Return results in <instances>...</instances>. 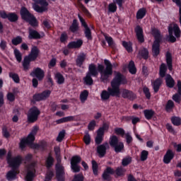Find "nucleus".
<instances>
[{"label": "nucleus", "mask_w": 181, "mask_h": 181, "mask_svg": "<svg viewBox=\"0 0 181 181\" xmlns=\"http://www.w3.org/2000/svg\"><path fill=\"white\" fill-rule=\"evenodd\" d=\"M104 65L98 64V67L95 64H90L88 66V71L83 81L86 86H93L94 80L93 77H97L98 73L100 74V81L102 83H107L110 77L112 76V64L108 59H104Z\"/></svg>", "instance_id": "nucleus-1"}, {"label": "nucleus", "mask_w": 181, "mask_h": 181, "mask_svg": "<svg viewBox=\"0 0 181 181\" xmlns=\"http://www.w3.org/2000/svg\"><path fill=\"white\" fill-rule=\"evenodd\" d=\"M54 152L57 158V163L55 165L56 179L57 181H66V173L64 172V166L61 164L62 160H59L60 158V147L55 146Z\"/></svg>", "instance_id": "nucleus-2"}, {"label": "nucleus", "mask_w": 181, "mask_h": 181, "mask_svg": "<svg viewBox=\"0 0 181 181\" xmlns=\"http://www.w3.org/2000/svg\"><path fill=\"white\" fill-rule=\"evenodd\" d=\"M152 35L155 39L152 45V54L153 57H158L160 54V42H162V35H160V30L158 28H153L151 30Z\"/></svg>", "instance_id": "nucleus-3"}, {"label": "nucleus", "mask_w": 181, "mask_h": 181, "mask_svg": "<svg viewBox=\"0 0 181 181\" xmlns=\"http://www.w3.org/2000/svg\"><path fill=\"white\" fill-rule=\"evenodd\" d=\"M39 53H40V49L37 46H33L30 54L23 59V68L24 71H28L30 69V62L36 61V59L39 57Z\"/></svg>", "instance_id": "nucleus-4"}, {"label": "nucleus", "mask_w": 181, "mask_h": 181, "mask_svg": "<svg viewBox=\"0 0 181 181\" xmlns=\"http://www.w3.org/2000/svg\"><path fill=\"white\" fill-rule=\"evenodd\" d=\"M128 84L127 76H124L121 72H115V77L110 82L111 88L115 89L117 93L121 95L119 87Z\"/></svg>", "instance_id": "nucleus-5"}, {"label": "nucleus", "mask_w": 181, "mask_h": 181, "mask_svg": "<svg viewBox=\"0 0 181 181\" xmlns=\"http://www.w3.org/2000/svg\"><path fill=\"white\" fill-rule=\"evenodd\" d=\"M20 15L21 16V19L29 23L30 26L33 28H37L39 23L37 22V19L33 13H30L28 8L23 6L20 10Z\"/></svg>", "instance_id": "nucleus-6"}, {"label": "nucleus", "mask_w": 181, "mask_h": 181, "mask_svg": "<svg viewBox=\"0 0 181 181\" xmlns=\"http://www.w3.org/2000/svg\"><path fill=\"white\" fill-rule=\"evenodd\" d=\"M167 71H168V66H166V64L162 63L159 69V76L161 78H164V77H165V86L168 88H173L175 84V79H173L171 74H166Z\"/></svg>", "instance_id": "nucleus-7"}, {"label": "nucleus", "mask_w": 181, "mask_h": 181, "mask_svg": "<svg viewBox=\"0 0 181 181\" xmlns=\"http://www.w3.org/2000/svg\"><path fill=\"white\" fill-rule=\"evenodd\" d=\"M114 173H115L117 176L121 177L125 175V170L122 167H118L115 170L111 167H107L102 174V179L106 181H111L112 180L111 175H114Z\"/></svg>", "instance_id": "nucleus-8"}, {"label": "nucleus", "mask_w": 181, "mask_h": 181, "mask_svg": "<svg viewBox=\"0 0 181 181\" xmlns=\"http://www.w3.org/2000/svg\"><path fill=\"white\" fill-rule=\"evenodd\" d=\"M109 144L111 148H113L116 153H121V152L124 151V143L122 141H119L118 137L115 135H112L110 137Z\"/></svg>", "instance_id": "nucleus-9"}, {"label": "nucleus", "mask_w": 181, "mask_h": 181, "mask_svg": "<svg viewBox=\"0 0 181 181\" xmlns=\"http://www.w3.org/2000/svg\"><path fill=\"white\" fill-rule=\"evenodd\" d=\"M39 115H40V110L37 107L33 106L30 107L28 110V113L27 115V119L29 124H33V122H36L39 119Z\"/></svg>", "instance_id": "nucleus-10"}, {"label": "nucleus", "mask_w": 181, "mask_h": 181, "mask_svg": "<svg viewBox=\"0 0 181 181\" xmlns=\"http://www.w3.org/2000/svg\"><path fill=\"white\" fill-rule=\"evenodd\" d=\"M34 4L33 8L35 12L37 13H43L47 11V6H49V3L46 0H33Z\"/></svg>", "instance_id": "nucleus-11"}, {"label": "nucleus", "mask_w": 181, "mask_h": 181, "mask_svg": "<svg viewBox=\"0 0 181 181\" xmlns=\"http://www.w3.org/2000/svg\"><path fill=\"white\" fill-rule=\"evenodd\" d=\"M121 95L112 87H108L107 90H103L100 93L102 101H107L110 100V97H119Z\"/></svg>", "instance_id": "nucleus-12"}, {"label": "nucleus", "mask_w": 181, "mask_h": 181, "mask_svg": "<svg viewBox=\"0 0 181 181\" xmlns=\"http://www.w3.org/2000/svg\"><path fill=\"white\" fill-rule=\"evenodd\" d=\"M78 18L81 22V26L84 28L83 33H84L85 37H86L88 40H91L93 39V34L91 33V29L90 28V27H88V24H87V23L86 22V20H84V18L81 16V15L78 14Z\"/></svg>", "instance_id": "nucleus-13"}, {"label": "nucleus", "mask_w": 181, "mask_h": 181, "mask_svg": "<svg viewBox=\"0 0 181 181\" xmlns=\"http://www.w3.org/2000/svg\"><path fill=\"white\" fill-rule=\"evenodd\" d=\"M50 94H52V91L49 90H45L42 93H37L34 94L33 96V100L37 103H39V101H45V100L50 97Z\"/></svg>", "instance_id": "nucleus-14"}, {"label": "nucleus", "mask_w": 181, "mask_h": 181, "mask_svg": "<svg viewBox=\"0 0 181 181\" xmlns=\"http://www.w3.org/2000/svg\"><path fill=\"white\" fill-rule=\"evenodd\" d=\"M110 149V144L105 142L102 144L97 146L96 152L99 158H104L107 155V150Z\"/></svg>", "instance_id": "nucleus-15"}, {"label": "nucleus", "mask_w": 181, "mask_h": 181, "mask_svg": "<svg viewBox=\"0 0 181 181\" xmlns=\"http://www.w3.org/2000/svg\"><path fill=\"white\" fill-rule=\"evenodd\" d=\"M22 162H23V158H22V156L18 155L13 158L12 160L9 163H8V164L13 169L18 170L19 168V166L22 165Z\"/></svg>", "instance_id": "nucleus-16"}, {"label": "nucleus", "mask_w": 181, "mask_h": 181, "mask_svg": "<svg viewBox=\"0 0 181 181\" xmlns=\"http://www.w3.org/2000/svg\"><path fill=\"white\" fill-rule=\"evenodd\" d=\"M124 0H113V3H110L108 5V12H110L111 13H115V12H117V9H118L117 4L121 9V8H122Z\"/></svg>", "instance_id": "nucleus-17"}, {"label": "nucleus", "mask_w": 181, "mask_h": 181, "mask_svg": "<svg viewBox=\"0 0 181 181\" xmlns=\"http://www.w3.org/2000/svg\"><path fill=\"white\" fill-rule=\"evenodd\" d=\"M136 37L139 43H144L145 42V35H144V28L141 25H136L134 28Z\"/></svg>", "instance_id": "nucleus-18"}, {"label": "nucleus", "mask_w": 181, "mask_h": 181, "mask_svg": "<svg viewBox=\"0 0 181 181\" xmlns=\"http://www.w3.org/2000/svg\"><path fill=\"white\" fill-rule=\"evenodd\" d=\"M31 77H36L39 81H42L45 78V71L41 68H35L33 71L30 74Z\"/></svg>", "instance_id": "nucleus-19"}, {"label": "nucleus", "mask_w": 181, "mask_h": 181, "mask_svg": "<svg viewBox=\"0 0 181 181\" xmlns=\"http://www.w3.org/2000/svg\"><path fill=\"white\" fill-rule=\"evenodd\" d=\"M122 98L129 100L130 101H134L136 100V94L134 91L128 89L124 88L122 92Z\"/></svg>", "instance_id": "nucleus-20"}, {"label": "nucleus", "mask_w": 181, "mask_h": 181, "mask_svg": "<svg viewBox=\"0 0 181 181\" xmlns=\"http://www.w3.org/2000/svg\"><path fill=\"white\" fill-rule=\"evenodd\" d=\"M42 37H43V36H41L37 30H34L32 28H28V39L30 40H37L42 39Z\"/></svg>", "instance_id": "nucleus-21"}, {"label": "nucleus", "mask_w": 181, "mask_h": 181, "mask_svg": "<svg viewBox=\"0 0 181 181\" xmlns=\"http://www.w3.org/2000/svg\"><path fill=\"white\" fill-rule=\"evenodd\" d=\"M83 46V40L78 39L76 41L69 42L66 47L68 49H80Z\"/></svg>", "instance_id": "nucleus-22"}, {"label": "nucleus", "mask_w": 181, "mask_h": 181, "mask_svg": "<svg viewBox=\"0 0 181 181\" xmlns=\"http://www.w3.org/2000/svg\"><path fill=\"white\" fill-rule=\"evenodd\" d=\"M162 78H158L153 82H151V86L153 88V90L154 93L156 94V93L159 92V90L160 89V86H162L163 83Z\"/></svg>", "instance_id": "nucleus-23"}, {"label": "nucleus", "mask_w": 181, "mask_h": 181, "mask_svg": "<svg viewBox=\"0 0 181 181\" xmlns=\"http://www.w3.org/2000/svg\"><path fill=\"white\" fill-rule=\"evenodd\" d=\"M175 158V153L171 149H168L163 157V162L165 164H169L170 162L172 161V159Z\"/></svg>", "instance_id": "nucleus-24"}, {"label": "nucleus", "mask_w": 181, "mask_h": 181, "mask_svg": "<svg viewBox=\"0 0 181 181\" xmlns=\"http://www.w3.org/2000/svg\"><path fill=\"white\" fill-rule=\"evenodd\" d=\"M165 62L167 63L168 70L172 71V70H173V60L172 59V54L169 51H168L165 54Z\"/></svg>", "instance_id": "nucleus-25"}, {"label": "nucleus", "mask_w": 181, "mask_h": 181, "mask_svg": "<svg viewBox=\"0 0 181 181\" xmlns=\"http://www.w3.org/2000/svg\"><path fill=\"white\" fill-rule=\"evenodd\" d=\"M172 30V35H175V37H177V39H179V37H180L181 35V30H180V28H179V25H177V24H175L173 25V27H168V30Z\"/></svg>", "instance_id": "nucleus-26"}, {"label": "nucleus", "mask_w": 181, "mask_h": 181, "mask_svg": "<svg viewBox=\"0 0 181 181\" xmlns=\"http://www.w3.org/2000/svg\"><path fill=\"white\" fill-rule=\"evenodd\" d=\"M36 176V169L32 168L31 170H28L27 174L25 175V181H33Z\"/></svg>", "instance_id": "nucleus-27"}, {"label": "nucleus", "mask_w": 181, "mask_h": 181, "mask_svg": "<svg viewBox=\"0 0 181 181\" xmlns=\"http://www.w3.org/2000/svg\"><path fill=\"white\" fill-rule=\"evenodd\" d=\"M18 175V170L12 168L6 174V179L8 181L15 180L16 179V175Z\"/></svg>", "instance_id": "nucleus-28"}, {"label": "nucleus", "mask_w": 181, "mask_h": 181, "mask_svg": "<svg viewBox=\"0 0 181 181\" xmlns=\"http://www.w3.org/2000/svg\"><path fill=\"white\" fill-rule=\"evenodd\" d=\"M78 25L79 24L77 19H74L71 25L69 27L70 32H71V33H77V32H78V30L80 29Z\"/></svg>", "instance_id": "nucleus-29"}, {"label": "nucleus", "mask_w": 181, "mask_h": 181, "mask_svg": "<svg viewBox=\"0 0 181 181\" xmlns=\"http://www.w3.org/2000/svg\"><path fill=\"white\" fill-rule=\"evenodd\" d=\"M105 39L108 44L109 47L115 52V50H117V44L114 42V39H112V37L107 35L105 36Z\"/></svg>", "instance_id": "nucleus-30"}, {"label": "nucleus", "mask_w": 181, "mask_h": 181, "mask_svg": "<svg viewBox=\"0 0 181 181\" xmlns=\"http://www.w3.org/2000/svg\"><path fill=\"white\" fill-rule=\"evenodd\" d=\"M53 165H54V158L49 153L45 160V166L47 169H51V168H53Z\"/></svg>", "instance_id": "nucleus-31"}, {"label": "nucleus", "mask_w": 181, "mask_h": 181, "mask_svg": "<svg viewBox=\"0 0 181 181\" xmlns=\"http://www.w3.org/2000/svg\"><path fill=\"white\" fill-rule=\"evenodd\" d=\"M84 62H86V54L81 53L78 56L76 60V64L78 67H82Z\"/></svg>", "instance_id": "nucleus-32"}, {"label": "nucleus", "mask_w": 181, "mask_h": 181, "mask_svg": "<svg viewBox=\"0 0 181 181\" xmlns=\"http://www.w3.org/2000/svg\"><path fill=\"white\" fill-rule=\"evenodd\" d=\"M144 114L146 119H148L149 121L150 119H152L153 118V116L155 115V111L152 109H147L144 110Z\"/></svg>", "instance_id": "nucleus-33"}, {"label": "nucleus", "mask_w": 181, "mask_h": 181, "mask_svg": "<svg viewBox=\"0 0 181 181\" xmlns=\"http://www.w3.org/2000/svg\"><path fill=\"white\" fill-rule=\"evenodd\" d=\"M47 146V143L46 141H41L40 144H35L32 145V149H41L42 151H45L46 149V147Z\"/></svg>", "instance_id": "nucleus-34"}, {"label": "nucleus", "mask_w": 181, "mask_h": 181, "mask_svg": "<svg viewBox=\"0 0 181 181\" xmlns=\"http://www.w3.org/2000/svg\"><path fill=\"white\" fill-rule=\"evenodd\" d=\"M145 16H146V8L139 9L136 15V19H144Z\"/></svg>", "instance_id": "nucleus-35"}, {"label": "nucleus", "mask_w": 181, "mask_h": 181, "mask_svg": "<svg viewBox=\"0 0 181 181\" xmlns=\"http://www.w3.org/2000/svg\"><path fill=\"white\" fill-rule=\"evenodd\" d=\"M108 129H110V124L108 123L104 122L102 127H99V129L97 130V132H99V134H102L103 135H104V134H105V132H108Z\"/></svg>", "instance_id": "nucleus-36"}, {"label": "nucleus", "mask_w": 181, "mask_h": 181, "mask_svg": "<svg viewBox=\"0 0 181 181\" xmlns=\"http://www.w3.org/2000/svg\"><path fill=\"white\" fill-rule=\"evenodd\" d=\"M122 45L123 47H124V49L127 50V53H132V52L134 51L132 48V42L123 41Z\"/></svg>", "instance_id": "nucleus-37"}, {"label": "nucleus", "mask_w": 181, "mask_h": 181, "mask_svg": "<svg viewBox=\"0 0 181 181\" xmlns=\"http://www.w3.org/2000/svg\"><path fill=\"white\" fill-rule=\"evenodd\" d=\"M139 54L144 59V60H148L149 59V51L148 49L144 47L139 52Z\"/></svg>", "instance_id": "nucleus-38"}, {"label": "nucleus", "mask_w": 181, "mask_h": 181, "mask_svg": "<svg viewBox=\"0 0 181 181\" xmlns=\"http://www.w3.org/2000/svg\"><path fill=\"white\" fill-rule=\"evenodd\" d=\"M104 141V134L99 133L97 132V135L95 138V145H101L103 144V141Z\"/></svg>", "instance_id": "nucleus-39"}, {"label": "nucleus", "mask_w": 181, "mask_h": 181, "mask_svg": "<svg viewBox=\"0 0 181 181\" xmlns=\"http://www.w3.org/2000/svg\"><path fill=\"white\" fill-rule=\"evenodd\" d=\"M88 90H84L83 91H82L80 94L79 98L81 100V103H82V104H84V103H86L87 101V98H88Z\"/></svg>", "instance_id": "nucleus-40"}, {"label": "nucleus", "mask_w": 181, "mask_h": 181, "mask_svg": "<svg viewBox=\"0 0 181 181\" xmlns=\"http://www.w3.org/2000/svg\"><path fill=\"white\" fill-rule=\"evenodd\" d=\"M25 139L27 140V141H28V146L32 149V146L35 145V144L33 143V142H35V135L32 134V133H30L28 134V136L27 137H25Z\"/></svg>", "instance_id": "nucleus-41"}, {"label": "nucleus", "mask_w": 181, "mask_h": 181, "mask_svg": "<svg viewBox=\"0 0 181 181\" xmlns=\"http://www.w3.org/2000/svg\"><path fill=\"white\" fill-rule=\"evenodd\" d=\"M8 21L11 23L18 22V20L19 19V17L18 16V14L16 13H8Z\"/></svg>", "instance_id": "nucleus-42"}, {"label": "nucleus", "mask_w": 181, "mask_h": 181, "mask_svg": "<svg viewBox=\"0 0 181 181\" xmlns=\"http://www.w3.org/2000/svg\"><path fill=\"white\" fill-rule=\"evenodd\" d=\"M129 71L131 74H136V67L134 61H130L129 63Z\"/></svg>", "instance_id": "nucleus-43"}, {"label": "nucleus", "mask_w": 181, "mask_h": 181, "mask_svg": "<svg viewBox=\"0 0 181 181\" xmlns=\"http://www.w3.org/2000/svg\"><path fill=\"white\" fill-rule=\"evenodd\" d=\"M55 78L57 80V84H64V76L59 72H57L55 74Z\"/></svg>", "instance_id": "nucleus-44"}, {"label": "nucleus", "mask_w": 181, "mask_h": 181, "mask_svg": "<svg viewBox=\"0 0 181 181\" xmlns=\"http://www.w3.org/2000/svg\"><path fill=\"white\" fill-rule=\"evenodd\" d=\"M125 119H127V121L132 120V123L133 124V125H136L138 122H141V119H139V117H134V116L126 117Z\"/></svg>", "instance_id": "nucleus-45"}, {"label": "nucleus", "mask_w": 181, "mask_h": 181, "mask_svg": "<svg viewBox=\"0 0 181 181\" xmlns=\"http://www.w3.org/2000/svg\"><path fill=\"white\" fill-rule=\"evenodd\" d=\"M171 122L175 127H180L181 125V118L179 117L173 116L171 117Z\"/></svg>", "instance_id": "nucleus-46"}, {"label": "nucleus", "mask_w": 181, "mask_h": 181, "mask_svg": "<svg viewBox=\"0 0 181 181\" xmlns=\"http://www.w3.org/2000/svg\"><path fill=\"white\" fill-rule=\"evenodd\" d=\"M92 170L95 176H98V163L95 160H92Z\"/></svg>", "instance_id": "nucleus-47"}, {"label": "nucleus", "mask_w": 181, "mask_h": 181, "mask_svg": "<svg viewBox=\"0 0 181 181\" xmlns=\"http://www.w3.org/2000/svg\"><path fill=\"white\" fill-rule=\"evenodd\" d=\"M27 145H29V141L26 140V138L24 137L21 139L19 143L20 149H21V151H23L26 148Z\"/></svg>", "instance_id": "nucleus-48"}, {"label": "nucleus", "mask_w": 181, "mask_h": 181, "mask_svg": "<svg viewBox=\"0 0 181 181\" xmlns=\"http://www.w3.org/2000/svg\"><path fill=\"white\" fill-rule=\"evenodd\" d=\"M175 107V103L172 101V100H169L165 105V111L167 112H170Z\"/></svg>", "instance_id": "nucleus-49"}, {"label": "nucleus", "mask_w": 181, "mask_h": 181, "mask_svg": "<svg viewBox=\"0 0 181 181\" xmlns=\"http://www.w3.org/2000/svg\"><path fill=\"white\" fill-rule=\"evenodd\" d=\"M81 162V157L80 156H74L71 158V165H78Z\"/></svg>", "instance_id": "nucleus-50"}, {"label": "nucleus", "mask_w": 181, "mask_h": 181, "mask_svg": "<svg viewBox=\"0 0 181 181\" xmlns=\"http://www.w3.org/2000/svg\"><path fill=\"white\" fill-rule=\"evenodd\" d=\"M9 77L10 78H12L13 81L16 83H19L21 81V78H19V75L18 74H15L13 72L9 73Z\"/></svg>", "instance_id": "nucleus-51"}, {"label": "nucleus", "mask_w": 181, "mask_h": 181, "mask_svg": "<svg viewBox=\"0 0 181 181\" xmlns=\"http://www.w3.org/2000/svg\"><path fill=\"white\" fill-rule=\"evenodd\" d=\"M23 42V38L21 36H17L11 40V43L13 46H18V45H21Z\"/></svg>", "instance_id": "nucleus-52"}, {"label": "nucleus", "mask_w": 181, "mask_h": 181, "mask_svg": "<svg viewBox=\"0 0 181 181\" xmlns=\"http://www.w3.org/2000/svg\"><path fill=\"white\" fill-rule=\"evenodd\" d=\"M79 8H81L82 11L83 12V13H85V15H86V16H88V18H91V13H90V11H88V9H87L84 4H83L82 3H79Z\"/></svg>", "instance_id": "nucleus-53"}, {"label": "nucleus", "mask_w": 181, "mask_h": 181, "mask_svg": "<svg viewBox=\"0 0 181 181\" xmlns=\"http://www.w3.org/2000/svg\"><path fill=\"white\" fill-rule=\"evenodd\" d=\"M67 40H69V35H67V33L63 32L59 37V41L61 43L66 44L67 43Z\"/></svg>", "instance_id": "nucleus-54"}, {"label": "nucleus", "mask_w": 181, "mask_h": 181, "mask_svg": "<svg viewBox=\"0 0 181 181\" xmlns=\"http://www.w3.org/2000/svg\"><path fill=\"white\" fill-rule=\"evenodd\" d=\"M54 176V173H53L52 170H49L47 171L44 181H51L53 179Z\"/></svg>", "instance_id": "nucleus-55"}, {"label": "nucleus", "mask_w": 181, "mask_h": 181, "mask_svg": "<svg viewBox=\"0 0 181 181\" xmlns=\"http://www.w3.org/2000/svg\"><path fill=\"white\" fill-rule=\"evenodd\" d=\"M168 42L170 43H175L176 42V37L172 34V30H168V37H167Z\"/></svg>", "instance_id": "nucleus-56"}, {"label": "nucleus", "mask_w": 181, "mask_h": 181, "mask_svg": "<svg viewBox=\"0 0 181 181\" xmlns=\"http://www.w3.org/2000/svg\"><path fill=\"white\" fill-rule=\"evenodd\" d=\"M64 136H66V130L63 129L62 131L59 132L57 137V141L62 142L63 140L64 139Z\"/></svg>", "instance_id": "nucleus-57"}, {"label": "nucleus", "mask_w": 181, "mask_h": 181, "mask_svg": "<svg viewBox=\"0 0 181 181\" xmlns=\"http://www.w3.org/2000/svg\"><path fill=\"white\" fill-rule=\"evenodd\" d=\"M14 55L18 63H21L22 62V54L21 53V51L18 49H14Z\"/></svg>", "instance_id": "nucleus-58"}, {"label": "nucleus", "mask_w": 181, "mask_h": 181, "mask_svg": "<svg viewBox=\"0 0 181 181\" xmlns=\"http://www.w3.org/2000/svg\"><path fill=\"white\" fill-rule=\"evenodd\" d=\"M149 155V152L146 150H143L141 153L140 159L142 162H145L146 159H148V156Z\"/></svg>", "instance_id": "nucleus-59"}, {"label": "nucleus", "mask_w": 181, "mask_h": 181, "mask_svg": "<svg viewBox=\"0 0 181 181\" xmlns=\"http://www.w3.org/2000/svg\"><path fill=\"white\" fill-rule=\"evenodd\" d=\"M115 134H116V135H121L122 137H124L125 135V130L121 127H117L115 129Z\"/></svg>", "instance_id": "nucleus-60"}, {"label": "nucleus", "mask_w": 181, "mask_h": 181, "mask_svg": "<svg viewBox=\"0 0 181 181\" xmlns=\"http://www.w3.org/2000/svg\"><path fill=\"white\" fill-rule=\"evenodd\" d=\"M83 142L86 145H90L91 144V136H90V134L86 133L84 135Z\"/></svg>", "instance_id": "nucleus-61"}, {"label": "nucleus", "mask_w": 181, "mask_h": 181, "mask_svg": "<svg viewBox=\"0 0 181 181\" xmlns=\"http://www.w3.org/2000/svg\"><path fill=\"white\" fill-rule=\"evenodd\" d=\"M131 162H132V158L127 157V158H124L122 159V166H128V165H129V163H131Z\"/></svg>", "instance_id": "nucleus-62"}, {"label": "nucleus", "mask_w": 181, "mask_h": 181, "mask_svg": "<svg viewBox=\"0 0 181 181\" xmlns=\"http://www.w3.org/2000/svg\"><path fill=\"white\" fill-rule=\"evenodd\" d=\"M143 93L144 95L146 96V98L147 100H151V92L149 91V88L145 86L143 88Z\"/></svg>", "instance_id": "nucleus-63"}, {"label": "nucleus", "mask_w": 181, "mask_h": 181, "mask_svg": "<svg viewBox=\"0 0 181 181\" xmlns=\"http://www.w3.org/2000/svg\"><path fill=\"white\" fill-rule=\"evenodd\" d=\"M96 126L97 123L95 122V120L90 121L88 125V131H94Z\"/></svg>", "instance_id": "nucleus-64"}]
</instances>
